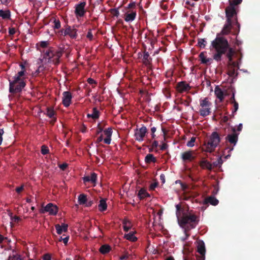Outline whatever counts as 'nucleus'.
I'll return each mask as SVG.
<instances>
[{"label": "nucleus", "mask_w": 260, "mask_h": 260, "mask_svg": "<svg viewBox=\"0 0 260 260\" xmlns=\"http://www.w3.org/2000/svg\"><path fill=\"white\" fill-rule=\"evenodd\" d=\"M211 46L214 50L213 58L217 62L220 61L222 55L226 53L229 62H232L233 57L235 53L234 50L230 47L228 40L223 37L216 36L212 41Z\"/></svg>", "instance_id": "1"}, {"label": "nucleus", "mask_w": 260, "mask_h": 260, "mask_svg": "<svg viewBox=\"0 0 260 260\" xmlns=\"http://www.w3.org/2000/svg\"><path fill=\"white\" fill-rule=\"evenodd\" d=\"M199 221V217L194 214L192 211H187L185 214H183L180 221L178 222L179 225L183 228H184L186 225V228H185L184 233L186 235V238L184 240L188 238L189 234H187V231L190 229L196 228Z\"/></svg>", "instance_id": "2"}, {"label": "nucleus", "mask_w": 260, "mask_h": 260, "mask_svg": "<svg viewBox=\"0 0 260 260\" xmlns=\"http://www.w3.org/2000/svg\"><path fill=\"white\" fill-rule=\"evenodd\" d=\"M64 52V48H59L58 49L50 48L43 51L44 58L48 59L47 62L48 63L57 65L60 63V58Z\"/></svg>", "instance_id": "3"}, {"label": "nucleus", "mask_w": 260, "mask_h": 260, "mask_svg": "<svg viewBox=\"0 0 260 260\" xmlns=\"http://www.w3.org/2000/svg\"><path fill=\"white\" fill-rule=\"evenodd\" d=\"M221 129L219 130L218 133L214 132L212 133L208 141L204 144L203 151L211 153L213 152L216 147L220 142Z\"/></svg>", "instance_id": "4"}, {"label": "nucleus", "mask_w": 260, "mask_h": 260, "mask_svg": "<svg viewBox=\"0 0 260 260\" xmlns=\"http://www.w3.org/2000/svg\"><path fill=\"white\" fill-rule=\"evenodd\" d=\"M9 92L13 94L18 93L22 91L26 85L25 81L23 80H9Z\"/></svg>", "instance_id": "5"}, {"label": "nucleus", "mask_w": 260, "mask_h": 260, "mask_svg": "<svg viewBox=\"0 0 260 260\" xmlns=\"http://www.w3.org/2000/svg\"><path fill=\"white\" fill-rule=\"evenodd\" d=\"M197 251L201 254V256H193L188 254L184 257V260H205L206 249L204 242L203 241H199L198 243Z\"/></svg>", "instance_id": "6"}, {"label": "nucleus", "mask_w": 260, "mask_h": 260, "mask_svg": "<svg viewBox=\"0 0 260 260\" xmlns=\"http://www.w3.org/2000/svg\"><path fill=\"white\" fill-rule=\"evenodd\" d=\"M238 8L229 5L225 8V15L227 21H230L235 23L239 28L240 24L237 19Z\"/></svg>", "instance_id": "7"}, {"label": "nucleus", "mask_w": 260, "mask_h": 260, "mask_svg": "<svg viewBox=\"0 0 260 260\" xmlns=\"http://www.w3.org/2000/svg\"><path fill=\"white\" fill-rule=\"evenodd\" d=\"M200 105L202 107L200 110V115L203 117L209 115L210 113V106H211V103H210L207 98H205L204 99H201L200 100Z\"/></svg>", "instance_id": "8"}, {"label": "nucleus", "mask_w": 260, "mask_h": 260, "mask_svg": "<svg viewBox=\"0 0 260 260\" xmlns=\"http://www.w3.org/2000/svg\"><path fill=\"white\" fill-rule=\"evenodd\" d=\"M236 128L235 127L232 128L231 134H229L225 137V142L229 143L232 145V147L230 148V151H232L234 149V146H235L238 140L239 133H236Z\"/></svg>", "instance_id": "9"}, {"label": "nucleus", "mask_w": 260, "mask_h": 260, "mask_svg": "<svg viewBox=\"0 0 260 260\" xmlns=\"http://www.w3.org/2000/svg\"><path fill=\"white\" fill-rule=\"evenodd\" d=\"M147 133V129L145 126H142L139 129L137 128L134 134L135 140L139 142L143 141Z\"/></svg>", "instance_id": "10"}, {"label": "nucleus", "mask_w": 260, "mask_h": 260, "mask_svg": "<svg viewBox=\"0 0 260 260\" xmlns=\"http://www.w3.org/2000/svg\"><path fill=\"white\" fill-rule=\"evenodd\" d=\"M86 3L85 2H81L80 3L76 5L75 14L77 17H82L86 13L85 9Z\"/></svg>", "instance_id": "11"}, {"label": "nucleus", "mask_w": 260, "mask_h": 260, "mask_svg": "<svg viewBox=\"0 0 260 260\" xmlns=\"http://www.w3.org/2000/svg\"><path fill=\"white\" fill-rule=\"evenodd\" d=\"M58 208L57 206L52 203L48 204L44 209L41 211V213H44L48 212L50 215H55L58 212Z\"/></svg>", "instance_id": "12"}, {"label": "nucleus", "mask_w": 260, "mask_h": 260, "mask_svg": "<svg viewBox=\"0 0 260 260\" xmlns=\"http://www.w3.org/2000/svg\"><path fill=\"white\" fill-rule=\"evenodd\" d=\"M191 89L190 85L186 81H181L177 83L176 90L179 93H183Z\"/></svg>", "instance_id": "13"}, {"label": "nucleus", "mask_w": 260, "mask_h": 260, "mask_svg": "<svg viewBox=\"0 0 260 260\" xmlns=\"http://www.w3.org/2000/svg\"><path fill=\"white\" fill-rule=\"evenodd\" d=\"M72 95L70 91H64L62 93V104L66 107H69L71 103Z\"/></svg>", "instance_id": "14"}, {"label": "nucleus", "mask_w": 260, "mask_h": 260, "mask_svg": "<svg viewBox=\"0 0 260 260\" xmlns=\"http://www.w3.org/2000/svg\"><path fill=\"white\" fill-rule=\"evenodd\" d=\"M61 34L64 36H69L71 38L74 39L77 37V30L72 29L70 26H68L65 30H61Z\"/></svg>", "instance_id": "15"}, {"label": "nucleus", "mask_w": 260, "mask_h": 260, "mask_svg": "<svg viewBox=\"0 0 260 260\" xmlns=\"http://www.w3.org/2000/svg\"><path fill=\"white\" fill-rule=\"evenodd\" d=\"M193 151H187L181 154V158L184 161H191L195 159L196 156L193 155Z\"/></svg>", "instance_id": "16"}, {"label": "nucleus", "mask_w": 260, "mask_h": 260, "mask_svg": "<svg viewBox=\"0 0 260 260\" xmlns=\"http://www.w3.org/2000/svg\"><path fill=\"white\" fill-rule=\"evenodd\" d=\"M136 16V10H129L124 14V19L125 21H133Z\"/></svg>", "instance_id": "17"}, {"label": "nucleus", "mask_w": 260, "mask_h": 260, "mask_svg": "<svg viewBox=\"0 0 260 260\" xmlns=\"http://www.w3.org/2000/svg\"><path fill=\"white\" fill-rule=\"evenodd\" d=\"M235 25V23L230 22V21H227L226 23L224 24L221 31L220 34H217V35H219V36L221 37L220 35L221 34L223 35H226L230 33L231 30L232 26Z\"/></svg>", "instance_id": "18"}, {"label": "nucleus", "mask_w": 260, "mask_h": 260, "mask_svg": "<svg viewBox=\"0 0 260 260\" xmlns=\"http://www.w3.org/2000/svg\"><path fill=\"white\" fill-rule=\"evenodd\" d=\"M97 174L95 173H92L90 176L87 175L85 176L83 178L84 183L90 182L92 183L95 184L97 180Z\"/></svg>", "instance_id": "19"}, {"label": "nucleus", "mask_w": 260, "mask_h": 260, "mask_svg": "<svg viewBox=\"0 0 260 260\" xmlns=\"http://www.w3.org/2000/svg\"><path fill=\"white\" fill-rule=\"evenodd\" d=\"M175 207L176 209V215L178 222L180 221V219H181L182 217L183 216V214H185L186 212L185 211L184 208H182L180 204L176 205Z\"/></svg>", "instance_id": "20"}, {"label": "nucleus", "mask_w": 260, "mask_h": 260, "mask_svg": "<svg viewBox=\"0 0 260 260\" xmlns=\"http://www.w3.org/2000/svg\"><path fill=\"white\" fill-rule=\"evenodd\" d=\"M56 230V232L58 234L60 235L63 232H66L68 231V224L65 223H62L61 225L57 224L55 225Z\"/></svg>", "instance_id": "21"}, {"label": "nucleus", "mask_w": 260, "mask_h": 260, "mask_svg": "<svg viewBox=\"0 0 260 260\" xmlns=\"http://www.w3.org/2000/svg\"><path fill=\"white\" fill-rule=\"evenodd\" d=\"M199 165L203 169H206L209 171H211L213 169L212 164L206 159L201 160L200 162Z\"/></svg>", "instance_id": "22"}, {"label": "nucleus", "mask_w": 260, "mask_h": 260, "mask_svg": "<svg viewBox=\"0 0 260 260\" xmlns=\"http://www.w3.org/2000/svg\"><path fill=\"white\" fill-rule=\"evenodd\" d=\"M215 94L220 102H222L224 99V93L221 89L218 86H216L214 90Z\"/></svg>", "instance_id": "23"}, {"label": "nucleus", "mask_w": 260, "mask_h": 260, "mask_svg": "<svg viewBox=\"0 0 260 260\" xmlns=\"http://www.w3.org/2000/svg\"><path fill=\"white\" fill-rule=\"evenodd\" d=\"M200 59L201 62L204 64H210L212 62V58H206L204 52H201L199 55Z\"/></svg>", "instance_id": "24"}, {"label": "nucleus", "mask_w": 260, "mask_h": 260, "mask_svg": "<svg viewBox=\"0 0 260 260\" xmlns=\"http://www.w3.org/2000/svg\"><path fill=\"white\" fill-rule=\"evenodd\" d=\"M152 58L150 57L148 52L145 51L142 59L143 63L146 66H149L151 63Z\"/></svg>", "instance_id": "25"}, {"label": "nucleus", "mask_w": 260, "mask_h": 260, "mask_svg": "<svg viewBox=\"0 0 260 260\" xmlns=\"http://www.w3.org/2000/svg\"><path fill=\"white\" fill-rule=\"evenodd\" d=\"M100 112L96 107L92 109V113L91 114H88L87 117L88 118H91L93 119H96L99 118Z\"/></svg>", "instance_id": "26"}, {"label": "nucleus", "mask_w": 260, "mask_h": 260, "mask_svg": "<svg viewBox=\"0 0 260 260\" xmlns=\"http://www.w3.org/2000/svg\"><path fill=\"white\" fill-rule=\"evenodd\" d=\"M205 204L210 203L212 205L216 206L218 204L219 201L215 197L211 196L205 199Z\"/></svg>", "instance_id": "27"}, {"label": "nucleus", "mask_w": 260, "mask_h": 260, "mask_svg": "<svg viewBox=\"0 0 260 260\" xmlns=\"http://www.w3.org/2000/svg\"><path fill=\"white\" fill-rule=\"evenodd\" d=\"M0 17L3 19H9L11 17V12L9 10H0Z\"/></svg>", "instance_id": "28"}, {"label": "nucleus", "mask_w": 260, "mask_h": 260, "mask_svg": "<svg viewBox=\"0 0 260 260\" xmlns=\"http://www.w3.org/2000/svg\"><path fill=\"white\" fill-rule=\"evenodd\" d=\"M138 196L140 200H143L147 197H150V195L145 189L141 188L138 192Z\"/></svg>", "instance_id": "29"}, {"label": "nucleus", "mask_w": 260, "mask_h": 260, "mask_svg": "<svg viewBox=\"0 0 260 260\" xmlns=\"http://www.w3.org/2000/svg\"><path fill=\"white\" fill-rule=\"evenodd\" d=\"M107 208V205L106 202V200L104 199H102L100 200V203L98 205L99 210L101 212H103L106 210Z\"/></svg>", "instance_id": "30"}, {"label": "nucleus", "mask_w": 260, "mask_h": 260, "mask_svg": "<svg viewBox=\"0 0 260 260\" xmlns=\"http://www.w3.org/2000/svg\"><path fill=\"white\" fill-rule=\"evenodd\" d=\"M156 158L152 154H148L145 157V162L146 164H150L151 162H155Z\"/></svg>", "instance_id": "31"}, {"label": "nucleus", "mask_w": 260, "mask_h": 260, "mask_svg": "<svg viewBox=\"0 0 260 260\" xmlns=\"http://www.w3.org/2000/svg\"><path fill=\"white\" fill-rule=\"evenodd\" d=\"M111 249V248L109 245L105 244L101 246L99 251L101 253L105 254L109 252Z\"/></svg>", "instance_id": "32"}, {"label": "nucleus", "mask_w": 260, "mask_h": 260, "mask_svg": "<svg viewBox=\"0 0 260 260\" xmlns=\"http://www.w3.org/2000/svg\"><path fill=\"white\" fill-rule=\"evenodd\" d=\"M124 238L132 242H135L137 240V238L135 236L134 232H129L127 234H125Z\"/></svg>", "instance_id": "33"}, {"label": "nucleus", "mask_w": 260, "mask_h": 260, "mask_svg": "<svg viewBox=\"0 0 260 260\" xmlns=\"http://www.w3.org/2000/svg\"><path fill=\"white\" fill-rule=\"evenodd\" d=\"M25 70H21L18 72L17 74L14 76L13 79L16 80H23L25 81Z\"/></svg>", "instance_id": "34"}, {"label": "nucleus", "mask_w": 260, "mask_h": 260, "mask_svg": "<svg viewBox=\"0 0 260 260\" xmlns=\"http://www.w3.org/2000/svg\"><path fill=\"white\" fill-rule=\"evenodd\" d=\"M78 203L80 205H84L87 202V197L84 194H80L78 196Z\"/></svg>", "instance_id": "35"}, {"label": "nucleus", "mask_w": 260, "mask_h": 260, "mask_svg": "<svg viewBox=\"0 0 260 260\" xmlns=\"http://www.w3.org/2000/svg\"><path fill=\"white\" fill-rule=\"evenodd\" d=\"M242 2V0H229V5L238 8V5L241 4Z\"/></svg>", "instance_id": "36"}, {"label": "nucleus", "mask_w": 260, "mask_h": 260, "mask_svg": "<svg viewBox=\"0 0 260 260\" xmlns=\"http://www.w3.org/2000/svg\"><path fill=\"white\" fill-rule=\"evenodd\" d=\"M55 111L52 108H47V116L49 118H53L54 115H55Z\"/></svg>", "instance_id": "37"}, {"label": "nucleus", "mask_w": 260, "mask_h": 260, "mask_svg": "<svg viewBox=\"0 0 260 260\" xmlns=\"http://www.w3.org/2000/svg\"><path fill=\"white\" fill-rule=\"evenodd\" d=\"M223 161L221 157L218 158L216 161H214L212 164V167H220L222 164Z\"/></svg>", "instance_id": "38"}, {"label": "nucleus", "mask_w": 260, "mask_h": 260, "mask_svg": "<svg viewBox=\"0 0 260 260\" xmlns=\"http://www.w3.org/2000/svg\"><path fill=\"white\" fill-rule=\"evenodd\" d=\"M104 133L107 137H111L112 134V128L111 127H108L104 131Z\"/></svg>", "instance_id": "39"}, {"label": "nucleus", "mask_w": 260, "mask_h": 260, "mask_svg": "<svg viewBox=\"0 0 260 260\" xmlns=\"http://www.w3.org/2000/svg\"><path fill=\"white\" fill-rule=\"evenodd\" d=\"M54 23V28L59 29L61 27L60 22L59 19H55L53 21Z\"/></svg>", "instance_id": "40"}, {"label": "nucleus", "mask_w": 260, "mask_h": 260, "mask_svg": "<svg viewBox=\"0 0 260 260\" xmlns=\"http://www.w3.org/2000/svg\"><path fill=\"white\" fill-rule=\"evenodd\" d=\"M8 260H22L19 255H13L9 256Z\"/></svg>", "instance_id": "41"}, {"label": "nucleus", "mask_w": 260, "mask_h": 260, "mask_svg": "<svg viewBox=\"0 0 260 260\" xmlns=\"http://www.w3.org/2000/svg\"><path fill=\"white\" fill-rule=\"evenodd\" d=\"M195 141H196V138L194 137H192L191 138V139L190 140V141L187 142L186 145L188 147H193L194 145Z\"/></svg>", "instance_id": "42"}, {"label": "nucleus", "mask_w": 260, "mask_h": 260, "mask_svg": "<svg viewBox=\"0 0 260 260\" xmlns=\"http://www.w3.org/2000/svg\"><path fill=\"white\" fill-rule=\"evenodd\" d=\"M41 153L43 155H45V154H48L49 153V149H48V148L47 146H45V145H43L41 147Z\"/></svg>", "instance_id": "43"}, {"label": "nucleus", "mask_w": 260, "mask_h": 260, "mask_svg": "<svg viewBox=\"0 0 260 260\" xmlns=\"http://www.w3.org/2000/svg\"><path fill=\"white\" fill-rule=\"evenodd\" d=\"M131 254L127 252H125L120 257V260H125L129 258Z\"/></svg>", "instance_id": "44"}, {"label": "nucleus", "mask_w": 260, "mask_h": 260, "mask_svg": "<svg viewBox=\"0 0 260 260\" xmlns=\"http://www.w3.org/2000/svg\"><path fill=\"white\" fill-rule=\"evenodd\" d=\"M228 75L231 77H234L236 75V72L234 68L229 69L228 71Z\"/></svg>", "instance_id": "45"}, {"label": "nucleus", "mask_w": 260, "mask_h": 260, "mask_svg": "<svg viewBox=\"0 0 260 260\" xmlns=\"http://www.w3.org/2000/svg\"><path fill=\"white\" fill-rule=\"evenodd\" d=\"M136 3L135 2H132V3H130L127 7V9H131V10H136Z\"/></svg>", "instance_id": "46"}, {"label": "nucleus", "mask_w": 260, "mask_h": 260, "mask_svg": "<svg viewBox=\"0 0 260 260\" xmlns=\"http://www.w3.org/2000/svg\"><path fill=\"white\" fill-rule=\"evenodd\" d=\"M205 42L204 39H200L198 41V44L200 47L204 48L205 47V44L204 42Z\"/></svg>", "instance_id": "47"}, {"label": "nucleus", "mask_w": 260, "mask_h": 260, "mask_svg": "<svg viewBox=\"0 0 260 260\" xmlns=\"http://www.w3.org/2000/svg\"><path fill=\"white\" fill-rule=\"evenodd\" d=\"M69 236H67L63 238H62L61 237L60 238L59 241H62L64 243V244L65 245H67L68 241H69Z\"/></svg>", "instance_id": "48"}, {"label": "nucleus", "mask_w": 260, "mask_h": 260, "mask_svg": "<svg viewBox=\"0 0 260 260\" xmlns=\"http://www.w3.org/2000/svg\"><path fill=\"white\" fill-rule=\"evenodd\" d=\"M233 104L234 105V110L233 111V113H234L238 110L239 108V104L237 102L233 103Z\"/></svg>", "instance_id": "49"}, {"label": "nucleus", "mask_w": 260, "mask_h": 260, "mask_svg": "<svg viewBox=\"0 0 260 260\" xmlns=\"http://www.w3.org/2000/svg\"><path fill=\"white\" fill-rule=\"evenodd\" d=\"M11 1V0H0V4L8 6Z\"/></svg>", "instance_id": "50"}, {"label": "nucleus", "mask_w": 260, "mask_h": 260, "mask_svg": "<svg viewBox=\"0 0 260 260\" xmlns=\"http://www.w3.org/2000/svg\"><path fill=\"white\" fill-rule=\"evenodd\" d=\"M103 131V128L101 126V124L99 123L97 127L96 134H99Z\"/></svg>", "instance_id": "51"}, {"label": "nucleus", "mask_w": 260, "mask_h": 260, "mask_svg": "<svg viewBox=\"0 0 260 260\" xmlns=\"http://www.w3.org/2000/svg\"><path fill=\"white\" fill-rule=\"evenodd\" d=\"M48 43L47 41H42L40 42V46L42 48H46L47 47Z\"/></svg>", "instance_id": "52"}, {"label": "nucleus", "mask_w": 260, "mask_h": 260, "mask_svg": "<svg viewBox=\"0 0 260 260\" xmlns=\"http://www.w3.org/2000/svg\"><path fill=\"white\" fill-rule=\"evenodd\" d=\"M86 37L88 39H89L90 40H92V39H93V35H92V34L91 32V30L90 29L88 31L87 36H86Z\"/></svg>", "instance_id": "53"}, {"label": "nucleus", "mask_w": 260, "mask_h": 260, "mask_svg": "<svg viewBox=\"0 0 260 260\" xmlns=\"http://www.w3.org/2000/svg\"><path fill=\"white\" fill-rule=\"evenodd\" d=\"M16 30L14 27L9 28V34L10 35H13L15 34Z\"/></svg>", "instance_id": "54"}, {"label": "nucleus", "mask_w": 260, "mask_h": 260, "mask_svg": "<svg viewBox=\"0 0 260 260\" xmlns=\"http://www.w3.org/2000/svg\"><path fill=\"white\" fill-rule=\"evenodd\" d=\"M103 140L105 144H110L111 143V137H106V138H105L104 139H103Z\"/></svg>", "instance_id": "55"}, {"label": "nucleus", "mask_w": 260, "mask_h": 260, "mask_svg": "<svg viewBox=\"0 0 260 260\" xmlns=\"http://www.w3.org/2000/svg\"><path fill=\"white\" fill-rule=\"evenodd\" d=\"M43 259V260H51V257L50 255L47 253L44 255Z\"/></svg>", "instance_id": "56"}, {"label": "nucleus", "mask_w": 260, "mask_h": 260, "mask_svg": "<svg viewBox=\"0 0 260 260\" xmlns=\"http://www.w3.org/2000/svg\"><path fill=\"white\" fill-rule=\"evenodd\" d=\"M59 168L62 170H65L68 167V165L66 163H63L59 165Z\"/></svg>", "instance_id": "57"}, {"label": "nucleus", "mask_w": 260, "mask_h": 260, "mask_svg": "<svg viewBox=\"0 0 260 260\" xmlns=\"http://www.w3.org/2000/svg\"><path fill=\"white\" fill-rule=\"evenodd\" d=\"M160 180L162 184H164L165 183V175L164 174H161L160 175Z\"/></svg>", "instance_id": "58"}, {"label": "nucleus", "mask_w": 260, "mask_h": 260, "mask_svg": "<svg viewBox=\"0 0 260 260\" xmlns=\"http://www.w3.org/2000/svg\"><path fill=\"white\" fill-rule=\"evenodd\" d=\"M4 133V131L3 130V129H0V145L2 143L3 135Z\"/></svg>", "instance_id": "59"}, {"label": "nucleus", "mask_w": 260, "mask_h": 260, "mask_svg": "<svg viewBox=\"0 0 260 260\" xmlns=\"http://www.w3.org/2000/svg\"><path fill=\"white\" fill-rule=\"evenodd\" d=\"M157 185H158L157 182H155V183L151 184L150 186V189L154 190Z\"/></svg>", "instance_id": "60"}, {"label": "nucleus", "mask_w": 260, "mask_h": 260, "mask_svg": "<svg viewBox=\"0 0 260 260\" xmlns=\"http://www.w3.org/2000/svg\"><path fill=\"white\" fill-rule=\"evenodd\" d=\"M153 148H156L158 146V142L157 141H154L151 145Z\"/></svg>", "instance_id": "61"}, {"label": "nucleus", "mask_w": 260, "mask_h": 260, "mask_svg": "<svg viewBox=\"0 0 260 260\" xmlns=\"http://www.w3.org/2000/svg\"><path fill=\"white\" fill-rule=\"evenodd\" d=\"M229 64H231L232 66V68H234L235 67H237L238 68V62H235V61H232V62H229Z\"/></svg>", "instance_id": "62"}, {"label": "nucleus", "mask_w": 260, "mask_h": 260, "mask_svg": "<svg viewBox=\"0 0 260 260\" xmlns=\"http://www.w3.org/2000/svg\"><path fill=\"white\" fill-rule=\"evenodd\" d=\"M168 147V145L166 143H163L160 146V150H165Z\"/></svg>", "instance_id": "63"}, {"label": "nucleus", "mask_w": 260, "mask_h": 260, "mask_svg": "<svg viewBox=\"0 0 260 260\" xmlns=\"http://www.w3.org/2000/svg\"><path fill=\"white\" fill-rule=\"evenodd\" d=\"M230 102L231 104L236 102V101L235 99V93L234 92H233L232 96L230 99Z\"/></svg>", "instance_id": "64"}]
</instances>
